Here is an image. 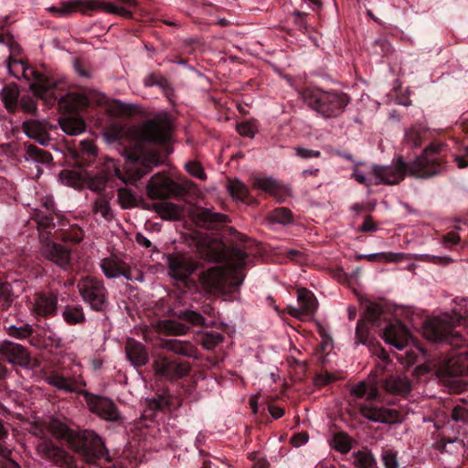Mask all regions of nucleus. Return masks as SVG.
<instances>
[{
  "instance_id": "nucleus-2",
  "label": "nucleus",
  "mask_w": 468,
  "mask_h": 468,
  "mask_svg": "<svg viewBox=\"0 0 468 468\" xmlns=\"http://www.w3.org/2000/svg\"><path fill=\"white\" fill-rule=\"evenodd\" d=\"M15 65L22 66L25 79L30 80L32 78L34 80V82L30 84V90L36 97L43 100L48 105L58 104V110L64 115L59 120L60 128L64 133L73 136L85 131L86 123L83 118L79 115V112L87 109L90 104V101L85 95L73 91L58 92L51 86L45 74L10 56L9 71L16 78H18L17 75L13 71Z\"/></svg>"
},
{
  "instance_id": "nucleus-61",
  "label": "nucleus",
  "mask_w": 468,
  "mask_h": 468,
  "mask_svg": "<svg viewBox=\"0 0 468 468\" xmlns=\"http://www.w3.org/2000/svg\"><path fill=\"white\" fill-rule=\"evenodd\" d=\"M307 441H308V434H307V432L295 433L291 438V443L294 447H300L301 445L306 443Z\"/></svg>"
},
{
  "instance_id": "nucleus-3",
  "label": "nucleus",
  "mask_w": 468,
  "mask_h": 468,
  "mask_svg": "<svg viewBox=\"0 0 468 468\" xmlns=\"http://www.w3.org/2000/svg\"><path fill=\"white\" fill-rule=\"evenodd\" d=\"M225 257L229 270L212 267L200 272L199 282L207 292L228 297L238 292L243 282L244 275L238 271L247 266L249 254L238 246H232L227 250Z\"/></svg>"
},
{
  "instance_id": "nucleus-25",
  "label": "nucleus",
  "mask_w": 468,
  "mask_h": 468,
  "mask_svg": "<svg viewBox=\"0 0 468 468\" xmlns=\"http://www.w3.org/2000/svg\"><path fill=\"white\" fill-rule=\"evenodd\" d=\"M382 335L386 343L391 345L398 350L403 349L410 341L408 330L398 322L387 327Z\"/></svg>"
},
{
  "instance_id": "nucleus-54",
  "label": "nucleus",
  "mask_w": 468,
  "mask_h": 468,
  "mask_svg": "<svg viewBox=\"0 0 468 468\" xmlns=\"http://www.w3.org/2000/svg\"><path fill=\"white\" fill-rule=\"evenodd\" d=\"M51 432L58 438H66L69 436V430L64 424L54 421L50 424Z\"/></svg>"
},
{
  "instance_id": "nucleus-30",
  "label": "nucleus",
  "mask_w": 468,
  "mask_h": 468,
  "mask_svg": "<svg viewBox=\"0 0 468 468\" xmlns=\"http://www.w3.org/2000/svg\"><path fill=\"white\" fill-rule=\"evenodd\" d=\"M197 223L207 229H216L227 221V216L212 212L209 209H202L196 214Z\"/></svg>"
},
{
  "instance_id": "nucleus-13",
  "label": "nucleus",
  "mask_w": 468,
  "mask_h": 468,
  "mask_svg": "<svg viewBox=\"0 0 468 468\" xmlns=\"http://www.w3.org/2000/svg\"><path fill=\"white\" fill-rule=\"evenodd\" d=\"M184 189L183 186L177 184L163 173H156L147 183L146 194L150 199H167L171 197L180 196Z\"/></svg>"
},
{
  "instance_id": "nucleus-27",
  "label": "nucleus",
  "mask_w": 468,
  "mask_h": 468,
  "mask_svg": "<svg viewBox=\"0 0 468 468\" xmlns=\"http://www.w3.org/2000/svg\"><path fill=\"white\" fill-rule=\"evenodd\" d=\"M443 370L450 376L468 375V351L451 355L445 361Z\"/></svg>"
},
{
  "instance_id": "nucleus-63",
  "label": "nucleus",
  "mask_w": 468,
  "mask_h": 468,
  "mask_svg": "<svg viewBox=\"0 0 468 468\" xmlns=\"http://www.w3.org/2000/svg\"><path fill=\"white\" fill-rule=\"evenodd\" d=\"M135 240L140 246H142L145 249H150V250L155 249V247L153 246L152 242L142 233L136 234Z\"/></svg>"
},
{
  "instance_id": "nucleus-21",
  "label": "nucleus",
  "mask_w": 468,
  "mask_h": 468,
  "mask_svg": "<svg viewBox=\"0 0 468 468\" xmlns=\"http://www.w3.org/2000/svg\"><path fill=\"white\" fill-rule=\"evenodd\" d=\"M97 0H69L60 3L59 6H50L48 10L57 16H68L76 10L84 15L98 10Z\"/></svg>"
},
{
  "instance_id": "nucleus-18",
  "label": "nucleus",
  "mask_w": 468,
  "mask_h": 468,
  "mask_svg": "<svg viewBox=\"0 0 468 468\" xmlns=\"http://www.w3.org/2000/svg\"><path fill=\"white\" fill-rule=\"evenodd\" d=\"M297 301L299 307L288 306V314L298 319L303 317H312L316 312L318 302L314 294L306 288H301L297 291Z\"/></svg>"
},
{
  "instance_id": "nucleus-40",
  "label": "nucleus",
  "mask_w": 468,
  "mask_h": 468,
  "mask_svg": "<svg viewBox=\"0 0 468 468\" xmlns=\"http://www.w3.org/2000/svg\"><path fill=\"white\" fill-rule=\"evenodd\" d=\"M269 219L274 223L286 225L292 222L293 214L289 208L281 207L270 212Z\"/></svg>"
},
{
  "instance_id": "nucleus-24",
  "label": "nucleus",
  "mask_w": 468,
  "mask_h": 468,
  "mask_svg": "<svg viewBox=\"0 0 468 468\" xmlns=\"http://www.w3.org/2000/svg\"><path fill=\"white\" fill-rule=\"evenodd\" d=\"M101 268L107 278L123 276L127 280L132 279L130 266L116 256H111L101 260Z\"/></svg>"
},
{
  "instance_id": "nucleus-16",
  "label": "nucleus",
  "mask_w": 468,
  "mask_h": 468,
  "mask_svg": "<svg viewBox=\"0 0 468 468\" xmlns=\"http://www.w3.org/2000/svg\"><path fill=\"white\" fill-rule=\"evenodd\" d=\"M58 295L52 292H39L33 296L32 314L39 318L55 316L58 312Z\"/></svg>"
},
{
  "instance_id": "nucleus-8",
  "label": "nucleus",
  "mask_w": 468,
  "mask_h": 468,
  "mask_svg": "<svg viewBox=\"0 0 468 468\" xmlns=\"http://www.w3.org/2000/svg\"><path fill=\"white\" fill-rule=\"evenodd\" d=\"M361 318L356 326V344L367 346L371 353L380 358V302L379 298L361 296Z\"/></svg>"
},
{
  "instance_id": "nucleus-64",
  "label": "nucleus",
  "mask_w": 468,
  "mask_h": 468,
  "mask_svg": "<svg viewBox=\"0 0 468 468\" xmlns=\"http://www.w3.org/2000/svg\"><path fill=\"white\" fill-rule=\"evenodd\" d=\"M0 468H20V465L9 456L0 459Z\"/></svg>"
},
{
  "instance_id": "nucleus-11",
  "label": "nucleus",
  "mask_w": 468,
  "mask_h": 468,
  "mask_svg": "<svg viewBox=\"0 0 468 468\" xmlns=\"http://www.w3.org/2000/svg\"><path fill=\"white\" fill-rule=\"evenodd\" d=\"M74 452L79 453L88 463H95L98 460L110 461L108 450L101 438L92 431H81L70 440Z\"/></svg>"
},
{
  "instance_id": "nucleus-55",
  "label": "nucleus",
  "mask_w": 468,
  "mask_h": 468,
  "mask_svg": "<svg viewBox=\"0 0 468 468\" xmlns=\"http://www.w3.org/2000/svg\"><path fill=\"white\" fill-rule=\"evenodd\" d=\"M295 154L297 156L303 159L318 158L321 156L320 151L307 149L300 146L295 148Z\"/></svg>"
},
{
  "instance_id": "nucleus-6",
  "label": "nucleus",
  "mask_w": 468,
  "mask_h": 468,
  "mask_svg": "<svg viewBox=\"0 0 468 468\" xmlns=\"http://www.w3.org/2000/svg\"><path fill=\"white\" fill-rule=\"evenodd\" d=\"M47 211L36 209L31 216V219L37 224L39 231V239L42 244V255L49 261H52L63 271L71 268V253L72 250L58 242L50 239V231L55 228L54 223V206L53 204L45 203Z\"/></svg>"
},
{
  "instance_id": "nucleus-4",
  "label": "nucleus",
  "mask_w": 468,
  "mask_h": 468,
  "mask_svg": "<svg viewBox=\"0 0 468 468\" xmlns=\"http://www.w3.org/2000/svg\"><path fill=\"white\" fill-rule=\"evenodd\" d=\"M47 382L58 390L82 396L89 410L101 419L117 423L123 421V417L112 399L82 388L86 387V382L81 376L67 377L58 372H52L47 377Z\"/></svg>"
},
{
  "instance_id": "nucleus-38",
  "label": "nucleus",
  "mask_w": 468,
  "mask_h": 468,
  "mask_svg": "<svg viewBox=\"0 0 468 468\" xmlns=\"http://www.w3.org/2000/svg\"><path fill=\"white\" fill-rule=\"evenodd\" d=\"M15 300L12 285L0 281V312L9 309Z\"/></svg>"
},
{
  "instance_id": "nucleus-49",
  "label": "nucleus",
  "mask_w": 468,
  "mask_h": 468,
  "mask_svg": "<svg viewBox=\"0 0 468 468\" xmlns=\"http://www.w3.org/2000/svg\"><path fill=\"white\" fill-rule=\"evenodd\" d=\"M167 81H168V80L165 76H163L160 73H155V72L148 74L144 79V86H146V87L157 86L160 89L164 88V87L165 88L167 87Z\"/></svg>"
},
{
  "instance_id": "nucleus-59",
  "label": "nucleus",
  "mask_w": 468,
  "mask_h": 468,
  "mask_svg": "<svg viewBox=\"0 0 468 468\" xmlns=\"http://www.w3.org/2000/svg\"><path fill=\"white\" fill-rule=\"evenodd\" d=\"M452 417L456 421H464L468 419V410L463 407H455L452 410Z\"/></svg>"
},
{
  "instance_id": "nucleus-39",
  "label": "nucleus",
  "mask_w": 468,
  "mask_h": 468,
  "mask_svg": "<svg viewBox=\"0 0 468 468\" xmlns=\"http://www.w3.org/2000/svg\"><path fill=\"white\" fill-rule=\"evenodd\" d=\"M118 201L122 208L129 209L137 206L135 194L128 187H120L117 191Z\"/></svg>"
},
{
  "instance_id": "nucleus-1",
  "label": "nucleus",
  "mask_w": 468,
  "mask_h": 468,
  "mask_svg": "<svg viewBox=\"0 0 468 468\" xmlns=\"http://www.w3.org/2000/svg\"><path fill=\"white\" fill-rule=\"evenodd\" d=\"M173 129L172 116L166 112L137 126L115 123L108 127L105 132L108 140L118 143L126 158L124 171L115 168V176L125 184L135 185L153 167L160 165L164 161L160 149L165 155L172 152L168 144Z\"/></svg>"
},
{
  "instance_id": "nucleus-31",
  "label": "nucleus",
  "mask_w": 468,
  "mask_h": 468,
  "mask_svg": "<svg viewBox=\"0 0 468 468\" xmlns=\"http://www.w3.org/2000/svg\"><path fill=\"white\" fill-rule=\"evenodd\" d=\"M61 316L69 325H82L86 323V315L80 304L65 305Z\"/></svg>"
},
{
  "instance_id": "nucleus-5",
  "label": "nucleus",
  "mask_w": 468,
  "mask_h": 468,
  "mask_svg": "<svg viewBox=\"0 0 468 468\" xmlns=\"http://www.w3.org/2000/svg\"><path fill=\"white\" fill-rule=\"evenodd\" d=\"M443 147L444 144L441 143L431 144L412 163L404 165L399 160L393 165L382 168V183L397 184L404 178L406 174L415 177H429L438 174L441 169L439 154Z\"/></svg>"
},
{
  "instance_id": "nucleus-12",
  "label": "nucleus",
  "mask_w": 468,
  "mask_h": 468,
  "mask_svg": "<svg viewBox=\"0 0 468 468\" xmlns=\"http://www.w3.org/2000/svg\"><path fill=\"white\" fill-rule=\"evenodd\" d=\"M78 289L83 301L96 312H105L108 306V292L103 282L92 277L80 280Z\"/></svg>"
},
{
  "instance_id": "nucleus-7",
  "label": "nucleus",
  "mask_w": 468,
  "mask_h": 468,
  "mask_svg": "<svg viewBox=\"0 0 468 468\" xmlns=\"http://www.w3.org/2000/svg\"><path fill=\"white\" fill-rule=\"evenodd\" d=\"M452 314L455 316L454 320L448 314L427 320L423 325L425 338L433 342H447L454 346H461L463 337L454 327L468 318V299L456 302Z\"/></svg>"
},
{
  "instance_id": "nucleus-36",
  "label": "nucleus",
  "mask_w": 468,
  "mask_h": 468,
  "mask_svg": "<svg viewBox=\"0 0 468 468\" xmlns=\"http://www.w3.org/2000/svg\"><path fill=\"white\" fill-rule=\"evenodd\" d=\"M155 211L165 220H176L181 217V209L173 203H161L155 206Z\"/></svg>"
},
{
  "instance_id": "nucleus-57",
  "label": "nucleus",
  "mask_w": 468,
  "mask_h": 468,
  "mask_svg": "<svg viewBox=\"0 0 468 468\" xmlns=\"http://www.w3.org/2000/svg\"><path fill=\"white\" fill-rule=\"evenodd\" d=\"M400 415L395 410L382 409V423H394L399 420Z\"/></svg>"
},
{
  "instance_id": "nucleus-48",
  "label": "nucleus",
  "mask_w": 468,
  "mask_h": 468,
  "mask_svg": "<svg viewBox=\"0 0 468 468\" xmlns=\"http://www.w3.org/2000/svg\"><path fill=\"white\" fill-rule=\"evenodd\" d=\"M60 178L64 184L76 187L80 185L83 176L77 171L63 170L60 173Z\"/></svg>"
},
{
  "instance_id": "nucleus-22",
  "label": "nucleus",
  "mask_w": 468,
  "mask_h": 468,
  "mask_svg": "<svg viewBox=\"0 0 468 468\" xmlns=\"http://www.w3.org/2000/svg\"><path fill=\"white\" fill-rule=\"evenodd\" d=\"M0 355L15 365L27 366L30 361L29 354L22 345L8 340L0 343Z\"/></svg>"
},
{
  "instance_id": "nucleus-46",
  "label": "nucleus",
  "mask_w": 468,
  "mask_h": 468,
  "mask_svg": "<svg viewBox=\"0 0 468 468\" xmlns=\"http://www.w3.org/2000/svg\"><path fill=\"white\" fill-rule=\"evenodd\" d=\"M86 176L89 179V187L95 192L103 191L109 181V176L104 172H101L94 176L86 173Z\"/></svg>"
},
{
  "instance_id": "nucleus-50",
  "label": "nucleus",
  "mask_w": 468,
  "mask_h": 468,
  "mask_svg": "<svg viewBox=\"0 0 468 468\" xmlns=\"http://www.w3.org/2000/svg\"><path fill=\"white\" fill-rule=\"evenodd\" d=\"M18 107L27 114L37 115V101L32 97L23 96L18 102Z\"/></svg>"
},
{
  "instance_id": "nucleus-56",
  "label": "nucleus",
  "mask_w": 468,
  "mask_h": 468,
  "mask_svg": "<svg viewBox=\"0 0 468 468\" xmlns=\"http://www.w3.org/2000/svg\"><path fill=\"white\" fill-rule=\"evenodd\" d=\"M382 462L384 463L385 468H399L397 453L391 451L387 452L382 456Z\"/></svg>"
},
{
  "instance_id": "nucleus-34",
  "label": "nucleus",
  "mask_w": 468,
  "mask_h": 468,
  "mask_svg": "<svg viewBox=\"0 0 468 468\" xmlns=\"http://www.w3.org/2000/svg\"><path fill=\"white\" fill-rule=\"evenodd\" d=\"M84 237V232L78 225L70 226L67 229H60L56 233V239L64 243H80Z\"/></svg>"
},
{
  "instance_id": "nucleus-37",
  "label": "nucleus",
  "mask_w": 468,
  "mask_h": 468,
  "mask_svg": "<svg viewBox=\"0 0 468 468\" xmlns=\"http://www.w3.org/2000/svg\"><path fill=\"white\" fill-rule=\"evenodd\" d=\"M229 190L231 197L235 199L243 202H251L252 200V198H250V190L247 186L238 179L232 181L229 184Z\"/></svg>"
},
{
  "instance_id": "nucleus-32",
  "label": "nucleus",
  "mask_w": 468,
  "mask_h": 468,
  "mask_svg": "<svg viewBox=\"0 0 468 468\" xmlns=\"http://www.w3.org/2000/svg\"><path fill=\"white\" fill-rule=\"evenodd\" d=\"M4 329L9 336L19 340L27 339L34 334L32 325L24 321H17L16 324L5 321Z\"/></svg>"
},
{
  "instance_id": "nucleus-20",
  "label": "nucleus",
  "mask_w": 468,
  "mask_h": 468,
  "mask_svg": "<svg viewBox=\"0 0 468 468\" xmlns=\"http://www.w3.org/2000/svg\"><path fill=\"white\" fill-rule=\"evenodd\" d=\"M201 311L204 314L213 318V321L207 322L200 313L189 309L175 311L174 315L194 326L213 325L218 314L215 308L210 303H206L202 305Z\"/></svg>"
},
{
  "instance_id": "nucleus-58",
  "label": "nucleus",
  "mask_w": 468,
  "mask_h": 468,
  "mask_svg": "<svg viewBox=\"0 0 468 468\" xmlns=\"http://www.w3.org/2000/svg\"><path fill=\"white\" fill-rule=\"evenodd\" d=\"M406 139L409 143H411L413 146H418L422 139V132L410 129L406 133Z\"/></svg>"
},
{
  "instance_id": "nucleus-9",
  "label": "nucleus",
  "mask_w": 468,
  "mask_h": 468,
  "mask_svg": "<svg viewBox=\"0 0 468 468\" xmlns=\"http://www.w3.org/2000/svg\"><path fill=\"white\" fill-rule=\"evenodd\" d=\"M303 102L324 119H333L343 112L350 101L347 94L335 90L305 88L302 91Z\"/></svg>"
},
{
  "instance_id": "nucleus-45",
  "label": "nucleus",
  "mask_w": 468,
  "mask_h": 468,
  "mask_svg": "<svg viewBox=\"0 0 468 468\" xmlns=\"http://www.w3.org/2000/svg\"><path fill=\"white\" fill-rule=\"evenodd\" d=\"M93 212L101 214V217L107 221H111L113 218V213L110 207L109 201L104 197H99L94 201Z\"/></svg>"
},
{
  "instance_id": "nucleus-35",
  "label": "nucleus",
  "mask_w": 468,
  "mask_h": 468,
  "mask_svg": "<svg viewBox=\"0 0 468 468\" xmlns=\"http://www.w3.org/2000/svg\"><path fill=\"white\" fill-rule=\"evenodd\" d=\"M382 388L390 393L406 395L410 391V383L406 378H392Z\"/></svg>"
},
{
  "instance_id": "nucleus-19",
  "label": "nucleus",
  "mask_w": 468,
  "mask_h": 468,
  "mask_svg": "<svg viewBox=\"0 0 468 468\" xmlns=\"http://www.w3.org/2000/svg\"><path fill=\"white\" fill-rule=\"evenodd\" d=\"M169 272L178 281H186L196 271L197 264L181 254H171L167 258Z\"/></svg>"
},
{
  "instance_id": "nucleus-29",
  "label": "nucleus",
  "mask_w": 468,
  "mask_h": 468,
  "mask_svg": "<svg viewBox=\"0 0 468 468\" xmlns=\"http://www.w3.org/2000/svg\"><path fill=\"white\" fill-rule=\"evenodd\" d=\"M162 347L176 355L186 357H197V350L190 342L178 339H166L162 342Z\"/></svg>"
},
{
  "instance_id": "nucleus-28",
  "label": "nucleus",
  "mask_w": 468,
  "mask_h": 468,
  "mask_svg": "<svg viewBox=\"0 0 468 468\" xmlns=\"http://www.w3.org/2000/svg\"><path fill=\"white\" fill-rule=\"evenodd\" d=\"M25 150L23 157L27 162H33L35 164H40L44 165H49L52 164V154L35 144L26 143L24 144Z\"/></svg>"
},
{
  "instance_id": "nucleus-41",
  "label": "nucleus",
  "mask_w": 468,
  "mask_h": 468,
  "mask_svg": "<svg viewBox=\"0 0 468 468\" xmlns=\"http://www.w3.org/2000/svg\"><path fill=\"white\" fill-rule=\"evenodd\" d=\"M225 336L218 332L209 331L204 333L200 337V345L207 350L214 349L218 344L222 343Z\"/></svg>"
},
{
  "instance_id": "nucleus-23",
  "label": "nucleus",
  "mask_w": 468,
  "mask_h": 468,
  "mask_svg": "<svg viewBox=\"0 0 468 468\" xmlns=\"http://www.w3.org/2000/svg\"><path fill=\"white\" fill-rule=\"evenodd\" d=\"M124 351L127 360L135 368L144 367L149 362L148 349L142 342L128 338L124 346Z\"/></svg>"
},
{
  "instance_id": "nucleus-14",
  "label": "nucleus",
  "mask_w": 468,
  "mask_h": 468,
  "mask_svg": "<svg viewBox=\"0 0 468 468\" xmlns=\"http://www.w3.org/2000/svg\"><path fill=\"white\" fill-rule=\"evenodd\" d=\"M37 452L41 458L61 468H74L75 466L73 457L51 439L40 438L37 444Z\"/></svg>"
},
{
  "instance_id": "nucleus-53",
  "label": "nucleus",
  "mask_w": 468,
  "mask_h": 468,
  "mask_svg": "<svg viewBox=\"0 0 468 468\" xmlns=\"http://www.w3.org/2000/svg\"><path fill=\"white\" fill-rule=\"evenodd\" d=\"M186 168L187 172L190 175H192L193 176H195L198 179H201V180L207 179V175L204 172V169L202 168V166L198 163L189 162L186 165Z\"/></svg>"
},
{
  "instance_id": "nucleus-51",
  "label": "nucleus",
  "mask_w": 468,
  "mask_h": 468,
  "mask_svg": "<svg viewBox=\"0 0 468 468\" xmlns=\"http://www.w3.org/2000/svg\"><path fill=\"white\" fill-rule=\"evenodd\" d=\"M96 146L89 141H82L80 143V154L83 159H86L89 163L93 161L96 156Z\"/></svg>"
},
{
  "instance_id": "nucleus-60",
  "label": "nucleus",
  "mask_w": 468,
  "mask_h": 468,
  "mask_svg": "<svg viewBox=\"0 0 468 468\" xmlns=\"http://www.w3.org/2000/svg\"><path fill=\"white\" fill-rule=\"evenodd\" d=\"M150 407L157 410H165L169 408V402L165 397H159L150 402Z\"/></svg>"
},
{
  "instance_id": "nucleus-47",
  "label": "nucleus",
  "mask_w": 468,
  "mask_h": 468,
  "mask_svg": "<svg viewBox=\"0 0 468 468\" xmlns=\"http://www.w3.org/2000/svg\"><path fill=\"white\" fill-rule=\"evenodd\" d=\"M335 449L341 453H347L351 449V439L345 432H337L333 438Z\"/></svg>"
},
{
  "instance_id": "nucleus-52",
  "label": "nucleus",
  "mask_w": 468,
  "mask_h": 468,
  "mask_svg": "<svg viewBox=\"0 0 468 468\" xmlns=\"http://www.w3.org/2000/svg\"><path fill=\"white\" fill-rule=\"evenodd\" d=\"M237 132L241 135V136H246V137H249V138H253L256 132H257V129L255 127V125L250 122H240V123H238L237 124Z\"/></svg>"
},
{
  "instance_id": "nucleus-17",
  "label": "nucleus",
  "mask_w": 468,
  "mask_h": 468,
  "mask_svg": "<svg viewBox=\"0 0 468 468\" xmlns=\"http://www.w3.org/2000/svg\"><path fill=\"white\" fill-rule=\"evenodd\" d=\"M22 128L29 138L47 145L51 140L49 132L56 126L47 119L30 118L23 122Z\"/></svg>"
},
{
  "instance_id": "nucleus-62",
  "label": "nucleus",
  "mask_w": 468,
  "mask_h": 468,
  "mask_svg": "<svg viewBox=\"0 0 468 468\" xmlns=\"http://www.w3.org/2000/svg\"><path fill=\"white\" fill-rule=\"evenodd\" d=\"M459 241H460V237H459L458 233L453 232V231L449 232L442 237V243L447 247L450 245H452V244H457Z\"/></svg>"
},
{
  "instance_id": "nucleus-26",
  "label": "nucleus",
  "mask_w": 468,
  "mask_h": 468,
  "mask_svg": "<svg viewBox=\"0 0 468 468\" xmlns=\"http://www.w3.org/2000/svg\"><path fill=\"white\" fill-rule=\"evenodd\" d=\"M252 187L268 193L279 202H282L287 195V189L271 177H255L252 180Z\"/></svg>"
},
{
  "instance_id": "nucleus-42",
  "label": "nucleus",
  "mask_w": 468,
  "mask_h": 468,
  "mask_svg": "<svg viewBox=\"0 0 468 468\" xmlns=\"http://www.w3.org/2000/svg\"><path fill=\"white\" fill-rule=\"evenodd\" d=\"M98 10H102L108 14L119 15L125 18H132L133 13L124 8L115 5L113 3L97 0Z\"/></svg>"
},
{
  "instance_id": "nucleus-15",
  "label": "nucleus",
  "mask_w": 468,
  "mask_h": 468,
  "mask_svg": "<svg viewBox=\"0 0 468 468\" xmlns=\"http://www.w3.org/2000/svg\"><path fill=\"white\" fill-rule=\"evenodd\" d=\"M154 369L157 376L174 381L186 376L190 370V365L179 358L159 356L154 361Z\"/></svg>"
},
{
  "instance_id": "nucleus-43",
  "label": "nucleus",
  "mask_w": 468,
  "mask_h": 468,
  "mask_svg": "<svg viewBox=\"0 0 468 468\" xmlns=\"http://www.w3.org/2000/svg\"><path fill=\"white\" fill-rule=\"evenodd\" d=\"M354 464L357 468H373L377 462L370 452L358 451L354 453Z\"/></svg>"
},
{
  "instance_id": "nucleus-10",
  "label": "nucleus",
  "mask_w": 468,
  "mask_h": 468,
  "mask_svg": "<svg viewBox=\"0 0 468 468\" xmlns=\"http://www.w3.org/2000/svg\"><path fill=\"white\" fill-rule=\"evenodd\" d=\"M378 368L371 373L367 380L360 381L351 388L350 394L354 398L353 406L357 408L361 415L371 420L380 421V394L378 383Z\"/></svg>"
},
{
  "instance_id": "nucleus-33",
  "label": "nucleus",
  "mask_w": 468,
  "mask_h": 468,
  "mask_svg": "<svg viewBox=\"0 0 468 468\" xmlns=\"http://www.w3.org/2000/svg\"><path fill=\"white\" fill-rule=\"evenodd\" d=\"M1 98L5 109L9 112H15L18 108L19 89L16 83H9L3 87Z\"/></svg>"
},
{
  "instance_id": "nucleus-44",
  "label": "nucleus",
  "mask_w": 468,
  "mask_h": 468,
  "mask_svg": "<svg viewBox=\"0 0 468 468\" xmlns=\"http://www.w3.org/2000/svg\"><path fill=\"white\" fill-rule=\"evenodd\" d=\"M353 177L360 184H364L366 186H369L372 184L374 180V184H380V165H375L373 168V172L368 176H366L358 171H355L353 173Z\"/></svg>"
}]
</instances>
